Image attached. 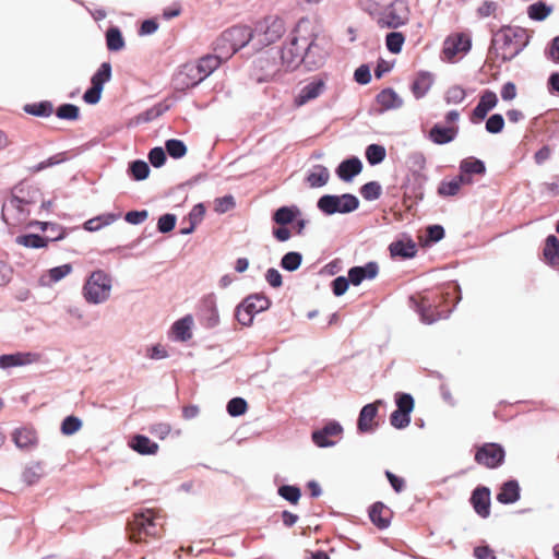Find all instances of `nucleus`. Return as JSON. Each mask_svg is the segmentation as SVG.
I'll return each mask as SVG.
<instances>
[{
	"mask_svg": "<svg viewBox=\"0 0 559 559\" xmlns=\"http://www.w3.org/2000/svg\"><path fill=\"white\" fill-rule=\"evenodd\" d=\"M253 38L251 27L246 25L233 26L224 31L215 41V50L225 59L243 48Z\"/></svg>",
	"mask_w": 559,
	"mask_h": 559,
	"instance_id": "4",
	"label": "nucleus"
},
{
	"mask_svg": "<svg viewBox=\"0 0 559 559\" xmlns=\"http://www.w3.org/2000/svg\"><path fill=\"white\" fill-rule=\"evenodd\" d=\"M552 11L550 5L545 2L538 1L531 4L527 9L528 17L534 21H544Z\"/></svg>",
	"mask_w": 559,
	"mask_h": 559,
	"instance_id": "46",
	"label": "nucleus"
},
{
	"mask_svg": "<svg viewBox=\"0 0 559 559\" xmlns=\"http://www.w3.org/2000/svg\"><path fill=\"white\" fill-rule=\"evenodd\" d=\"M39 191L34 188L16 190L2 205L1 217L8 226H20L24 224L31 214V206L39 197Z\"/></svg>",
	"mask_w": 559,
	"mask_h": 559,
	"instance_id": "2",
	"label": "nucleus"
},
{
	"mask_svg": "<svg viewBox=\"0 0 559 559\" xmlns=\"http://www.w3.org/2000/svg\"><path fill=\"white\" fill-rule=\"evenodd\" d=\"M405 43V36L401 32H391L385 36L386 49L391 53H400Z\"/></svg>",
	"mask_w": 559,
	"mask_h": 559,
	"instance_id": "48",
	"label": "nucleus"
},
{
	"mask_svg": "<svg viewBox=\"0 0 559 559\" xmlns=\"http://www.w3.org/2000/svg\"><path fill=\"white\" fill-rule=\"evenodd\" d=\"M106 45L107 49L110 51H119L124 47L126 43L121 31L118 27L112 26L107 29Z\"/></svg>",
	"mask_w": 559,
	"mask_h": 559,
	"instance_id": "43",
	"label": "nucleus"
},
{
	"mask_svg": "<svg viewBox=\"0 0 559 559\" xmlns=\"http://www.w3.org/2000/svg\"><path fill=\"white\" fill-rule=\"evenodd\" d=\"M366 158L371 166L379 165L386 156L385 147L380 144H370L365 152Z\"/></svg>",
	"mask_w": 559,
	"mask_h": 559,
	"instance_id": "45",
	"label": "nucleus"
},
{
	"mask_svg": "<svg viewBox=\"0 0 559 559\" xmlns=\"http://www.w3.org/2000/svg\"><path fill=\"white\" fill-rule=\"evenodd\" d=\"M204 80L200 69L193 62H189L183 64L176 74L175 84L178 90H187L197 86Z\"/></svg>",
	"mask_w": 559,
	"mask_h": 559,
	"instance_id": "13",
	"label": "nucleus"
},
{
	"mask_svg": "<svg viewBox=\"0 0 559 559\" xmlns=\"http://www.w3.org/2000/svg\"><path fill=\"white\" fill-rule=\"evenodd\" d=\"M215 211L219 214H224L235 207V199L233 195H224L215 200Z\"/></svg>",
	"mask_w": 559,
	"mask_h": 559,
	"instance_id": "63",
	"label": "nucleus"
},
{
	"mask_svg": "<svg viewBox=\"0 0 559 559\" xmlns=\"http://www.w3.org/2000/svg\"><path fill=\"white\" fill-rule=\"evenodd\" d=\"M389 250L392 257H399L402 259H411L414 258L417 253L416 245L413 240L403 241L397 240L393 241L389 246Z\"/></svg>",
	"mask_w": 559,
	"mask_h": 559,
	"instance_id": "32",
	"label": "nucleus"
},
{
	"mask_svg": "<svg viewBox=\"0 0 559 559\" xmlns=\"http://www.w3.org/2000/svg\"><path fill=\"white\" fill-rule=\"evenodd\" d=\"M471 504L474 511L483 519L490 515V490L488 487L478 486L471 495Z\"/></svg>",
	"mask_w": 559,
	"mask_h": 559,
	"instance_id": "19",
	"label": "nucleus"
},
{
	"mask_svg": "<svg viewBox=\"0 0 559 559\" xmlns=\"http://www.w3.org/2000/svg\"><path fill=\"white\" fill-rule=\"evenodd\" d=\"M394 400L396 404V409L402 411L404 413L413 412L415 402L411 394L397 392L395 394Z\"/></svg>",
	"mask_w": 559,
	"mask_h": 559,
	"instance_id": "57",
	"label": "nucleus"
},
{
	"mask_svg": "<svg viewBox=\"0 0 559 559\" xmlns=\"http://www.w3.org/2000/svg\"><path fill=\"white\" fill-rule=\"evenodd\" d=\"M111 79V64L103 62L91 78L92 86L104 90V85Z\"/></svg>",
	"mask_w": 559,
	"mask_h": 559,
	"instance_id": "41",
	"label": "nucleus"
},
{
	"mask_svg": "<svg viewBox=\"0 0 559 559\" xmlns=\"http://www.w3.org/2000/svg\"><path fill=\"white\" fill-rule=\"evenodd\" d=\"M343 435V427L336 420H331L325 424L322 428L317 429L312 432L311 438L313 443L319 448H330L336 442L331 440L332 437L341 438Z\"/></svg>",
	"mask_w": 559,
	"mask_h": 559,
	"instance_id": "12",
	"label": "nucleus"
},
{
	"mask_svg": "<svg viewBox=\"0 0 559 559\" xmlns=\"http://www.w3.org/2000/svg\"><path fill=\"white\" fill-rule=\"evenodd\" d=\"M411 19V10L407 1L394 0L380 13L377 24L380 28L396 29L406 25Z\"/></svg>",
	"mask_w": 559,
	"mask_h": 559,
	"instance_id": "6",
	"label": "nucleus"
},
{
	"mask_svg": "<svg viewBox=\"0 0 559 559\" xmlns=\"http://www.w3.org/2000/svg\"><path fill=\"white\" fill-rule=\"evenodd\" d=\"M460 173L468 175H484L486 173V165L481 159L476 157H467L460 163Z\"/></svg>",
	"mask_w": 559,
	"mask_h": 559,
	"instance_id": "40",
	"label": "nucleus"
},
{
	"mask_svg": "<svg viewBox=\"0 0 559 559\" xmlns=\"http://www.w3.org/2000/svg\"><path fill=\"white\" fill-rule=\"evenodd\" d=\"M247 407H248V404H247L245 399H242V397H233L227 403V413L231 417H238V416H241V415H243L246 413Z\"/></svg>",
	"mask_w": 559,
	"mask_h": 559,
	"instance_id": "56",
	"label": "nucleus"
},
{
	"mask_svg": "<svg viewBox=\"0 0 559 559\" xmlns=\"http://www.w3.org/2000/svg\"><path fill=\"white\" fill-rule=\"evenodd\" d=\"M382 404L381 400H378L373 403H369L365 405L360 412L357 419V430L360 433H369L373 432L378 424L374 421L377 415H378V406Z\"/></svg>",
	"mask_w": 559,
	"mask_h": 559,
	"instance_id": "16",
	"label": "nucleus"
},
{
	"mask_svg": "<svg viewBox=\"0 0 559 559\" xmlns=\"http://www.w3.org/2000/svg\"><path fill=\"white\" fill-rule=\"evenodd\" d=\"M64 154L63 153H60V154H56L49 158H47L46 160H43L40 163H38L37 165L33 166L31 168V171L32 173H39L48 167H52V166H56V165H59L61 164L62 162H64Z\"/></svg>",
	"mask_w": 559,
	"mask_h": 559,
	"instance_id": "61",
	"label": "nucleus"
},
{
	"mask_svg": "<svg viewBox=\"0 0 559 559\" xmlns=\"http://www.w3.org/2000/svg\"><path fill=\"white\" fill-rule=\"evenodd\" d=\"M326 90V80L321 76H314L307 82L298 92L294 98V104L297 107H301L307 103L317 99Z\"/></svg>",
	"mask_w": 559,
	"mask_h": 559,
	"instance_id": "11",
	"label": "nucleus"
},
{
	"mask_svg": "<svg viewBox=\"0 0 559 559\" xmlns=\"http://www.w3.org/2000/svg\"><path fill=\"white\" fill-rule=\"evenodd\" d=\"M376 100L381 106L382 111L399 109L403 106L402 97L391 87L379 92Z\"/></svg>",
	"mask_w": 559,
	"mask_h": 559,
	"instance_id": "29",
	"label": "nucleus"
},
{
	"mask_svg": "<svg viewBox=\"0 0 559 559\" xmlns=\"http://www.w3.org/2000/svg\"><path fill=\"white\" fill-rule=\"evenodd\" d=\"M504 449L498 443H485L477 449L475 461L488 468L499 467L504 461Z\"/></svg>",
	"mask_w": 559,
	"mask_h": 559,
	"instance_id": "10",
	"label": "nucleus"
},
{
	"mask_svg": "<svg viewBox=\"0 0 559 559\" xmlns=\"http://www.w3.org/2000/svg\"><path fill=\"white\" fill-rule=\"evenodd\" d=\"M330 179L329 169L320 164L313 165L307 173L306 182L311 188H320L328 183Z\"/></svg>",
	"mask_w": 559,
	"mask_h": 559,
	"instance_id": "31",
	"label": "nucleus"
},
{
	"mask_svg": "<svg viewBox=\"0 0 559 559\" xmlns=\"http://www.w3.org/2000/svg\"><path fill=\"white\" fill-rule=\"evenodd\" d=\"M168 155L173 158H181L187 153V146L181 140L170 139L165 143Z\"/></svg>",
	"mask_w": 559,
	"mask_h": 559,
	"instance_id": "51",
	"label": "nucleus"
},
{
	"mask_svg": "<svg viewBox=\"0 0 559 559\" xmlns=\"http://www.w3.org/2000/svg\"><path fill=\"white\" fill-rule=\"evenodd\" d=\"M498 104V96L491 90H484L479 96V102L471 114L472 123L483 121L488 112L492 110Z\"/></svg>",
	"mask_w": 559,
	"mask_h": 559,
	"instance_id": "15",
	"label": "nucleus"
},
{
	"mask_svg": "<svg viewBox=\"0 0 559 559\" xmlns=\"http://www.w3.org/2000/svg\"><path fill=\"white\" fill-rule=\"evenodd\" d=\"M177 217L175 214H164L157 221V230L162 234L171 231L176 226Z\"/></svg>",
	"mask_w": 559,
	"mask_h": 559,
	"instance_id": "60",
	"label": "nucleus"
},
{
	"mask_svg": "<svg viewBox=\"0 0 559 559\" xmlns=\"http://www.w3.org/2000/svg\"><path fill=\"white\" fill-rule=\"evenodd\" d=\"M379 266L374 261H370L361 266H353L348 271V278L355 286L361 284L365 280H372L378 275Z\"/></svg>",
	"mask_w": 559,
	"mask_h": 559,
	"instance_id": "21",
	"label": "nucleus"
},
{
	"mask_svg": "<svg viewBox=\"0 0 559 559\" xmlns=\"http://www.w3.org/2000/svg\"><path fill=\"white\" fill-rule=\"evenodd\" d=\"M34 355L31 353H15L0 356V368L8 369L11 367L24 366L33 361Z\"/></svg>",
	"mask_w": 559,
	"mask_h": 559,
	"instance_id": "36",
	"label": "nucleus"
},
{
	"mask_svg": "<svg viewBox=\"0 0 559 559\" xmlns=\"http://www.w3.org/2000/svg\"><path fill=\"white\" fill-rule=\"evenodd\" d=\"M369 518L378 528H388L391 523V510L382 502H376L369 509Z\"/></svg>",
	"mask_w": 559,
	"mask_h": 559,
	"instance_id": "27",
	"label": "nucleus"
},
{
	"mask_svg": "<svg viewBox=\"0 0 559 559\" xmlns=\"http://www.w3.org/2000/svg\"><path fill=\"white\" fill-rule=\"evenodd\" d=\"M60 239H63L62 234H58L57 236L45 237L37 234H27L17 236L15 242L26 248L40 249L47 247L49 241H58Z\"/></svg>",
	"mask_w": 559,
	"mask_h": 559,
	"instance_id": "24",
	"label": "nucleus"
},
{
	"mask_svg": "<svg viewBox=\"0 0 559 559\" xmlns=\"http://www.w3.org/2000/svg\"><path fill=\"white\" fill-rule=\"evenodd\" d=\"M71 271H72V265L69 263H66V264H62L59 266H55L48 271L49 282L46 283L45 277H41V283L44 285L57 283V282L61 281L62 278H64L67 275H69L71 273Z\"/></svg>",
	"mask_w": 559,
	"mask_h": 559,
	"instance_id": "49",
	"label": "nucleus"
},
{
	"mask_svg": "<svg viewBox=\"0 0 559 559\" xmlns=\"http://www.w3.org/2000/svg\"><path fill=\"white\" fill-rule=\"evenodd\" d=\"M459 134L457 127H444L436 123L429 131V140L438 145L448 144L456 139Z\"/></svg>",
	"mask_w": 559,
	"mask_h": 559,
	"instance_id": "23",
	"label": "nucleus"
},
{
	"mask_svg": "<svg viewBox=\"0 0 559 559\" xmlns=\"http://www.w3.org/2000/svg\"><path fill=\"white\" fill-rule=\"evenodd\" d=\"M390 424L396 429H404L411 424V413L395 409L390 415Z\"/></svg>",
	"mask_w": 559,
	"mask_h": 559,
	"instance_id": "58",
	"label": "nucleus"
},
{
	"mask_svg": "<svg viewBox=\"0 0 559 559\" xmlns=\"http://www.w3.org/2000/svg\"><path fill=\"white\" fill-rule=\"evenodd\" d=\"M56 116L63 120H76L80 116V109L73 104H62L57 108Z\"/></svg>",
	"mask_w": 559,
	"mask_h": 559,
	"instance_id": "54",
	"label": "nucleus"
},
{
	"mask_svg": "<svg viewBox=\"0 0 559 559\" xmlns=\"http://www.w3.org/2000/svg\"><path fill=\"white\" fill-rule=\"evenodd\" d=\"M148 160L152 166L158 168L162 167L166 162V153L163 147H153L148 153Z\"/></svg>",
	"mask_w": 559,
	"mask_h": 559,
	"instance_id": "64",
	"label": "nucleus"
},
{
	"mask_svg": "<svg viewBox=\"0 0 559 559\" xmlns=\"http://www.w3.org/2000/svg\"><path fill=\"white\" fill-rule=\"evenodd\" d=\"M82 427V420L75 416H67L62 423L60 430L64 436H72Z\"/></svg>",
	"mask_w": 559,
	"mask_h": 559,
	"instance_id": "55",
	"label": "nucleus"
},
{
	"mask_svg": "<svg viewBox=\"0 0 559 559\" xmlns=\"http://www.w3.org/2000/svg\"><path fill=\"white\" fill-rule=\"evenodd\" d=\"M24 111L35 117L47 118L53 112V106L51 102L43 100L39 103L25 105Z\"/></svg>",
	"mask_w": 559,
	"mask_h": 559,
	"instance_id": "42",
	"label": "nucleus"
},
{
	"mask_svg": "<svg viewBox=\"0 0 559 559\" xmlns=\"http://www.w3.org/2000/svg\"><path fill=\"white\" fill-rule=\"evenodd\" d=\"M193 325V319L191 316H186L179 320H177L173 324V332L175 334L176 340L180 342H186L191 338V328Z\"/></svg>",
	"mask_w": 559,
	"mask_h": 559,
	"instance_id": "38",
	"label": "nucleus"
},
{
	"mask_svg": "<svg viewBox=\"0 0 559 559\" xmlns=\"http://www.w3.org/2000/svg\"><path fill=\"white\" fill-rule=\"evenodd\" d=\"M277 492L283 499L293 504H296L301 496L300 489L294 485H282Z\"/></svg>",
	"mask_w": 559,
	"mask_h": 559,
	"instance_id": "53",
	"label": "nucleus"
},
{
	"mask_svg": "<svg viewBox=\"0 0 559 559\" xmlns=\"http://www.w3.org/2000/svg\"><path fill=\"white\" fill-rule=\"evenodd\" d=\"M45 475L44 464L41 462H32L27 464L22 472V480L27 485H35Z\"/></svg>",
	"mask_w": 559,
	"mask_h": 559,
	"instance_id": "37",
	"label": "nucleus"
},
{
	"mask_svg": "<svg viewBox=\"0 0 559 559\" xmlns=\"http://www.w3.org/2000/svg\"><path fill=\"white\" fill-rule=\"evenodd\" d=\"M358 206L359 200L352 193L341 195L324 194L317 202V207L325 215L352 213L356 211Z\"/></svg>",
	"mask_w": 559,
	"mask_h": 559,
	"instance_id": "7",
	"label": "nucleus"
},
{
	"mask_svg": "<svg viewBox=\"0 0 559 559\" xmlns=\"http://www.w3.org/2000/svg\"><path fill=\"white\" fill-rule=\"evenodd\" d=\"M301 40L302 37L293 36L289 44L282 49L281 59L287 70H294L302 63Z\"/></svg>",
	"mask_w": 559,
	"mask_h": 559,
	"instance_id": "17",
	"label": "nucleus"
},
{
	"mask_svg": "<svg viewBox=\"0 0 559 559\" xmlns=\"http://www.w3.org/2000/svg\"><path fill=\"white\" fill-rule=\"evenodd\" d=\"M469 38L463 35H456L455 37L447 38L443 44V55L448 60H451L460 52H467L471 49Z\"/></svg>",
	"mask_w": 559,
	"mask_h": 559,
	"instance_id": "22",
	"label": "nucleus"
},
{
	"mask_svg": "<svg viewBox=\"0 0 559 559\" xmlns=\"http://www.w3.org/2000/svg\"><path fill=\"white\" fill-rule=\"evenodd\" d=\"M12 440L16 448L24 451H31L38 444V436L33 427L16 428L12 432Z\"/></svg>",
	"mask_w": 559,
	"mask_h": 559,
	"instance_id": "20",
	"label": "nucleus"
},
{
	"mask_svg": "<svg viewBox=\"0 0 559 559\" xmlns=\"http://www.w3.org/2000/svg\"><path fill=\"white\" fill-rule=\"evenodd\" d=\"M444 300L443 294L437 293L423 295L419 299L415 297L409 298L412 307L425 324H432L442 318H447L452 312V308L447 310L440 309Z\"/></svg>",
	"mask_w": 559,
	"mask_h": 559,
	"instance_id": "5",
	"label": "nucleus"
},
{
	"mask_svg": "<svg viewBox=\"0 0 559 559\" xmlns=\"http://www.w3.org/2000/svg\"><path fill=\"white\" fill-rule=\"evenodd\" d=\"M433 76L430 72L421 71L412 83L411 90L416 99L423 98L431 88Z\"/></svg>",
	"mask_w": 559,
	"mask_h": 559,
	"instance_id": "30",
	"label": "nucleus"
},
{
	"mask_svg": "<svg viewBox=\"0 0 559 559\" xmlns=\"http://www.w3.org/2000/svg\"><path fill=\"white\" fill-rule=\"evenodd\" d=\"M130 537L134 542L142 540L143 536H156L157 524L152 510L134 513L129 522Z\"/></svg>",
	"mask_w": 559,
	"mask_h": 559,
	"instance_id": "8",
	"label": "nucleus"
},
{
	"mask_svg": "<svg viewBox=\"0 0 559 559\" xmlns=\"http://www.w3.org/2000/svg\"><path fill=\"white\" fill-rule=\"evenodd\" d=\"M200 320L201 323L207 329H213L218 325L219 314L214 295H207L202 299L200 308Z\"/></svg>",
	"mask_w": 559,
	"mask_h": 559,
	"instance_id": "18",
	"label": "nucleus"
},
{
	"mask_svg": "<svg viewBox=\"0 0 559 559\" xmlns=\"http://www.w3.org/2000/svg\"><path fill=\"white\" fill-rule=\"evenodd\" d=\"M252 314L260 313L271 306V300L263 294H252L241 302Z\"/></svg>",
	"mask_w": 559,
	"mask_h": 559,
	"instance_id": "33",
	"label": "nucleus"
},
{
	"mask_svg": "<svg viewBox=\"0 0 559 559\" xmlns=\"http://www.w3.org/2000/svg\"><path fill=\"white\" fill-rule=\"evenodd\" d=\"M520 497L521 489L518 480L515 479L504 481L500 487V491L497 493V500L502 504L515 503Z\"/></svg>",
	"mask_w": 559,
	"mask_h": 559,
	"instance_id": "25",
	"label": "nucleus"
},
{
	"mask_svg": "<svg viewBox=\"0 0 559 559\" xmlns=\"http://www.w3.org/2000/svg\"><path fill=\"white\" fill-rule=\"evenodd\" d=\"M530 43V35L520 26H504L493 33L490 53L503 62L511 61L519 56Z\"/></svg>",
	"mask_w": 559,
	"mask_h": 559,
	"instance_id": "1",
	"label": "nucleus"
},
{
	"mask_svg": "<svg viewBox=\"0 0 559 559\" xmlns=\"http://www.w3.org/2000/svg\"><path fill=\"white\" fill-rule=\"evenodd\" d=\"M263 38L260 40L267 46L278 40L286 32L285 22L278 16L265 17L263 24L260 25Z\"/></svg>",
	"mask_w": 559,
	"mask_h": 559,
	"instance_id": "14",
	"label": "nucleus"
},
{
	"mask_svg": "<svg viewBox=\"0 0 559 559\" xmlns=\"http://www.w3.org/2000/svg\"><path fill=\"white\" fill-rule=\"evenodd\" d=\"M486 131L491 134L500 133L504 128V118L501 114L491 115L485 124Z\"/></svg>",
	"mask_w": 559,
	"mask_h": 559,
	"instance_id": "59",
	"label": "nucleus"
},
{
	"mask_svg": "<svg viewBox=\"0 0 559 559\" xmlns=\"http://www.w3.org/2000/svg\"><path fill=\"white\" fill-rule=\"evenodd\" d=\"M460 187L455 179L450 181H441L438 187V194L440 197H454L459 193Z\"/></svg>",
	"mask_w": 559,
	"mask_h": 559,
	"instance_id": "62",
	"label": "nucleus"
},
{
	"mask_svg": "<svg viewBox=\"0 0 559 559\" xmlns=\"http://www.w3.org/2000/svg\"><path fill=\"white\" fill-rule=\"evenodd\" d=\"M317 36L302 37L300 49H302V64L308 70L318 69L325 60V51L316 41Z\"/></svg>",
	"mask_w": 559,
	"mask_h": 559,
	"instance_id": "9",
	"label": "nucleus"
},
{
	"mask_svg": "<svg viewBox=\"0 0 559 559\" xmlns=\"http://www.w3.org/2000/svg\"><path fill=\"white\" fill-rule=\"evenodd\" d=\"M224 55H206L200 58L197 62H193L204 79L210 76L221 64Z\"/></svg>",
	"mask_w": 559,
	"mask_h": 559,
	"instance_id": "35",
	"label": "nucleus"
},
{
	"mask_svg": "<svg viewBox=\"0 0 559 559\" xmlns=\"http://www.w3.org/2000/svg\"><path fill=\"white\" fill-rule=\"evenodd\" d=\"M150 166L143 159H135L129 164L128 173L136 181L146 179L150 175Z\"/></svg>",
	"mask_w": 559,
	"mask_h": 559,
	"instance_id": "44",
	"label": "nucleus"
},
{
	"mask_svg": "<svg viewBox=\"0 0 559 559\" xmlns=\"http://www.w3.org/2000/svg\"><path fill=\"white\" fill-rule=\"evenodd\" d=\"M300 214L301 212L296 205L281 206L273 213L272 219L281 226H286L293 223Z\"/></svg>",
	"mask_w": 559,
	"mask_h": 559,
	"instance_id": "34",
	"label": "nucleus"
},
{
	"mask_svg": "<svg viewBox=\"0 0 559 559\" xmlns=\"http://www.w3.org/2000/svg\"><path fill=\"white\" fill-rule=\"evenodd\" d=\"M129 447L141 455H154L158 451V444L144 435H134L129 440Z\"/></svg>",
	"mask_w": 559,
	"mask_h": 559,
	"instance_id": "26",
	"label": "nucleus"
},
{
	"mask_svg": "<svg viewBox=\"0 0 559 559\" xmlns=\"http://www.w3.org/2000/svg\"><path fill=\"white\" fill-rule=\"evenodd\" d=\"M382 193L381 185L378 181H369L360 188V194L367 201H374Z\"/></svg>",
	"mask_w": 559,
	"mask_h": 559,
	"instance_id": "52",
	"label": "nucleus"
},
{
	"mask_svg": "<svg viewBox=\"0 0 559 559\" xmlns=\"http://www.w3.org/2000/svg\"><path fill=\"white\" fill-rule=\"evenodd\" d=\"M361 170H362L361 160L358 157L353 156L350 158L343 160L338 165V167L336 169V174L342 180L352 181L355 176H357L358 174L361 173Z\"/></svg>",
	"mask_w": 559,
	"mask_h": 559,
	"instance_id": "28",
	"label": "nucleus"
},
{
	"mask_svg": "<svg viewBox=\"0 0 559 559\" xmlns=\"http://www.w3.org/2000/svg\"><path fill=\"white\" fill-rule=\"evenodd\" d=\"M544 257L552 266H559V239L555 235L546 238Z\"/></svg>",
	"mask_w": 559,
	"mask_h": 559,
	"instance_id": "39",
	"label": "nucleus"
},
{
	"mask_svg": "<svg viewBox=\"0 0 559 559\" xmlns=\"http://www.w3.org/2000/svg\"><path fill=\"white\" fill-rule=\"evenodd\" d=\"M466 92L460 85L450 86L444 93V102L448 105H459L464 102Z\"/></svg>",
	"mask_w": 559,
	"mask_h": 559,
	"instance_id": "50",
	"label": "nucleus"
},
{
	"mask_svg": "<svg viewBox=\"0 0 559 559\" xmlns=\"http://www.w3.org/2000/svg\"><path fill=\"white\" fill-rule=\"evenodd\" d=\"M112 277L104 270L93 271L82 287V296L90 305L106 302L111 295Z\"/></svg>",
	"mask_w": 559,
	"mask_h": 559,
	"instance_id": "3",
	"label": "nucleus"
},
{
	"mask_svg": "<svg viewBox=\"0 0 559 559\" xmlns=\"http://www.w3.org/2000/svg\"><path fill=\"white\" fill-rule=\"evenodd\" d=\"M302 262V254L297 251H289L281 259V266L288 272H294L299 269Z\"/></svg>",
	"mask_w": 559,
	"mask_h": 559,
	"instance_id": "47",
	"label": "nucleus"
}]
</instances>
